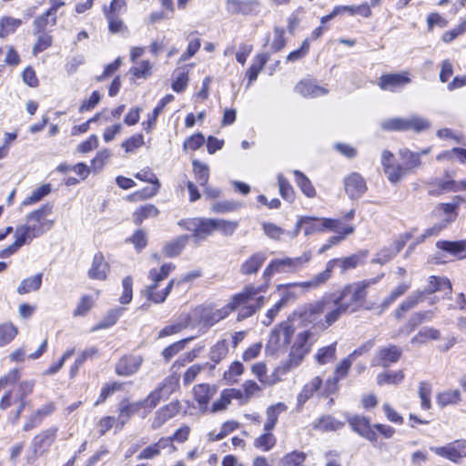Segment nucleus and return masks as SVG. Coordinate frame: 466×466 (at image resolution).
<instances>
[{
  "instance_id": "b1692460",
  "label": "nucleus",
  "mask_w": 466,
  "mask_h": 466,
  "mask_svg": "<svg viewBox=\"0 0 466 466\" xmlns=\"http://www.w3.org/2000/svg\"><path fill=\"white\" fill-rule=\"evenodd\" d=\"M109 272V265L105 260L101 253L94 256L90 268L88 269V277L91 279L105 280Z\"/></svg>"
},
{
  "instance_id": "603ef678",
  "label": "nucleus",
  "mask_w": 466,
  "mask_h": 466,
  "mask_svg": "<svg viewBox=\"0 0 466 466\" xmlns=\"http://www.w3.org/2000/svg\"><path fill=\"white\" fill-rule=\"evenodd\" d=\"M278 184L280 196L289 202L295 199V192L289 180L282 175H278Z\"/></svg>"
},
{
  "instance_id": "20e7f679",
  "label": "nucleus",
  "mask_w": 466,
  "mask_h": 466,
  "mask_svg": "<svg viewBox=\"0 0 466 466\" xmlns=\"http://www.w3.org/2000/svg\"><path fill=\"white\" fill-rule=\"evenodd\" d=\"M444 289L448 290V292L445 293L444 298L449 299L452 290V286L448 278L436 276L429 277L427 285L423 290L414 291L401 302L394 312L395 318L398 319H401L405 312L410 310L419 303L422 302L427 295Z\"/></svg>"
},
{
  "instance_id": "e2e57ef3",
  "label": "nucleus",
  "mask_w": 466,
  "mask_h": 466,
  "mask_svg": "<svg viewBox=\"0 0 466 466\" xmlns=\"http://www.w3.org/2000/svg\"><path fill=\"white\" fill-rule=\"evenodd\" d=\"M352 430L362 436L366 430L370 426V420L364 416H351L348 419Z\"/></svg>"
},
{
  "instance_id": "6e6552de",
  "label": "nucleus",
  "mask_w": 466,
  "mask_h": 466,
  "mask_svg": "<svg viewBox=\"0 0 466 466\" xmlns=\"http://www.w3.org/2000/svg\"><path fill=\"white\" fill-rule=\"evenodd\" d=\"M294 331L290 318L278 324L269 334L266 344V352L270 355L285 353Z\"/></svg>"
},
{
  "instance_id": "79ce46f5",
  "label": "nucleus",
  "mask_w": 466,
  "mask_h": 466,
  "mask_svg": "<svg viewBox=\"0 0 466 466\" xmlns=\"http://www.w3.org/2000/svg\"><path fill=\"white\" fill-rule=\"evenodd\" d=\"M293 174L295 176V182L302 193L308 198H314L316 190L309 177L299 170H294Z\"/></svg>"
},
{
  "instance_id": "37998d69",
  "label": "nucleus",
  "mask_w": 466,
  "mask_h": 466,
  "mask_svg": "<svg viewBox=\"0 0 466 466\" xmlns=\"http://www.w3.org/2000/svg\"><path fill=\"white\" fill-rule=\"evenodd\" d=\"M22 21L11 16H4L0 19V37L5 38L15 32L21 25Z\"/></svg>"
},
{
  "instance_id": "774afa93",
  "label": "nucleus",
  "mask_w": 466,
  "mask_h": 466,
  "mask_svg": "<svg viewBox=\"0 0 466 466\" xmlns=\"http://www.w3.org/2000/svg\"><path fill=\"white\" fill-rule=\"evenodd\" d=\"M175 79L172 83V89L177 93L183 92L187 86L188 82L187 73L184 70H177L174 73Z\"/></svg>"
},
{
  "instance_id": "4d7b16f0",
  "label": "nucleus",
  "mask_w": 466,
  "mask_h": 466,
  "mask_svg": "<svg viewBox=\"0 0 466 466\" xmlns=\"http://www.w3.org/2000/svg\"><path fill=\"white\" fill-rule=\"evenodd\" d=\"M242 207L241 203L234 200H224L215 202L211 206V210L215 213H228L236 211Z\"/></svg>"
},
{
  "instance_id": "49530a36",
  "label": "nucleus",
  "mask_w": 466,
  "mask_h": 466,
  "mask_svg": "<svg viewBox=\"0 0 466 466\" xmlns=\"http://www.w3.org/2000/svg\"><path fill=\"white\" fill-rule=\"evenodd\" d=\"M380 127L387 131H408L407 117H391L381 122Z\"/></svg>"
},
{
  "instance_id": "680f3d73",
  "label": "nucleus",
  "mask_w": 466,
  "mask_h": 466,
  "mask_svg": "<svg viewBox=\"0 0 466 466\" xmlns=\"http://www.w3.org/2000/svg\"><path fill=\"white\" fill-rule=\"evenodd\" d=\"M419 397L420 399L421 409L428 410L431 407V385L428 382H420L419 386Z\"/></svg>"
},
{
  "instance_id": "0e129e2a",
  "label": "nucleus",
  "mask_w": 466,
  "mask_h": 466,
  "mask_svg": "<svg viewBox=\"0 0 466 466\" xmlns=\"http://www.w3.org/2000/svg\"><path fill=\"white\" fill-rule=\"evenodd\" d=\"M105 15L108 22V29L112 34L123 33L127 30V26L117 14L106 13Z\"/></svg>"
},
{
  "instance_id": "f03ea898",
  "label": "nucleus",
  "mask_w": 466,
  "mask_h": 466,
  "mask_svg": "<svg viewBox=\"0 0 466 466\" xmlns=\"http://www.w3.org/2000/svg\"><path fill=\"white\" fill-rule=\"evenodd\" d=\"M179 380L176 375L166 377L147 398L136 402L123 400L119 406L118 425L122 428L136 413L141 412L146 418L162 400H167L178 387Z\"/></svg>"
},
{
  "instance_id": "0eeeda50",
  "label": "nucleus",
  "mask_w": 466,
  "mask_h": 466,
  "mask_svg": "<svg viewBox=\"0 0 466 466\" xmlns=\"http://www.w3.org/2000/svg\"><path fill=\"white\" fill-rule=\"evenodd\" d=\"M376 282L377 279H371L350 284L336 294L344 313L359 310L365 301L368 287Z\"/></svg>"
},
{
  "instance_id": "393cba45",
  "label": "nucleus",
  "mask_w": 466,
  "mask_h": 466,
  "mask_svg": "<svg viewBox=\"0 0 466 466\" xmlns=\"http://www.w3.org/2000/svg\"><path fill=\"white\" fill-rule=\"evenodd\" d=\"M266 259L267 255L264 252L254 253L240 265V274L246 276L256 274L262 267Z\"/></svg>"
},
{
  "instance_id": "09e8293b",
  "label": "nucleus",
  "mask_w": 466,
  "mask_h": 466,
  "mask_svg": "<svg viewBox=\"0 0 466 466\" xmlns=\"http://www.w3.org/2000/svg\"><path fill=\"white\" fill-rule=\"evenodd\" d=\"M289 300V293H285L282 298L266 313V319L262 320L265 326H269L279 312L287 305Z\"/></svg>"
},
{
  "instance_id": "c756f323",
  "label": "nucleus",
  "mask_w": 466,
  "mask_h": 466,
  "mask_svg": "<svg viewBox=\"0 0 466 466\" xmlns=\"http://www.w3.org/2000/svg\"><path fill=\"white\" fill-rule=\"evenodd\" d=\"M192 323V317L189 314H182L177 321L165 326L158 333V338L162 339L167 336L179 333L181 330L189 327Z\"/></svg>"
},
{
  "instance_id": "6e6d98bb",
  "label": "nucleus",
  "mask_w": 466,
  "mask_h": 466,
  "mask_svg": "<svg viewBox=\"0 0 466 466\" xmlns=\"http://www.w3.org/2000/svg\"><path fill=\"white\" fill-rule=\"evenodd\" d=\"M275 444L276 438L270 431H265V433L261 434L254 441V446L263 451H268Z\"/></svg>"
},
{
  "instance_id": "3c124183",
  "label": "nucleus",
  "mask_w": 466,
  "mask_h": 466,
  "mask_svg": "<svg viewBox=\"0 0 466 466\" xmlns=\"http://www.w3.org/2000/svg\"><path fill=\"white\" fill-rule=\"evenodd\" d=\"M228 352V345L226 339L218 340L210 350L209 358L215 363L221 361Z\"/></svg>"
},
{
  "instance_id": "dca6fc26",
  "label": "nucleus",
  "mask_w": 466,
  "mask_h": 466,
  "mask_svg": "<svg viewBox=\"0 0 466 466\" xmlns=\"http://www.w3.org/2000/svg\"><path fill=\"white\" fill-rule=\"evenodd\" d=\"M410 83V78L408 73L400 74H385L382 75L378 81V86L386 91L397 92L408 84Z\"/></svg>"
},
{
  "instance_id": "864d4df0",
  "label": "nucleus",
  "mask_w": 466,
  "mask_h": 466,
  "mask_svg": "<svg viewBox=\"0 0 466 466\" xmlns=\"http://www.w3.org/2000/svg\"><path fill=\"white\" fill-rule=\"evenodd\" d=\"M407 126L408 131L413 130L420 133L429 129L431 127V122L424 117L414 115L407 117Z\"/></svg>"
},
{
  "instance_id": "f704fd0d",
  "label": "nucleus",
  "mask_w": 466,
  "mask_h": 466,
  "mask_svg": "<svg viewBox=\"0 0 466 466\" xmlns=\"http://www.w3.org/2000/svg\"><path fill=\"white\" fill-rule=\"evenodd\" d=\"M170 440L161 438L158 441L145 448L138 455V460H150L160 454L161 450L169 447Z\"/></svg>"
},
{
  "instance_id": "f3484780",
  "label": "nucleus",
  "mask_w": 466,
  "mask_h": 466,
  "mask_svg": "<svg viewBox=\"0 0 466 466\" xmlns=\"http://www.w3.org/2000/svg\"><path fill=\"white\" fill-rule=\"evenodd\" d=\"M180 410L178 401H171L161 408L157 409L152 418L151 429L157 430L161 428L166 422L174 418Z\"/></svg>"
},
{
  "instance_id": "de8ad7c7",
  "label": "nucleus",
  "mask_w": 466,
  "mask_h": 466,
  "mask_svg": "<svg viewBox=\"0 0 466 466\" xmlns=\"http://www.w3.org/2000/svg\"><path fill=\"white\" fill-rule=\"evenodd\" d=\"M307 458L303 451H294L279 460V466H302Z\"/></svg>"
},
{
  "instance_id": "4be33fe9",
  "label": "nucleus",
  "mask_w": 466,
  "mask_h": 466,
  "mask_svg": "<svg viewBox=\"0 0 466 466\" xmlns=\"http://www.w3.org/2000/svg\"><path fill=\"white\" fill-rule=\"evenodd\" d=\"M400 356V348L395 345H390L388 347L381 348L377 351V354L372 360V365L386 368L390 364L397 362Z\"/></svg>"
},
{
  "instance_id": "a19ab883",
  "label": "nucleus",
  "mask_w": 466,
  "mask_h": 466,
  "mask_svg": "<svg viewBox=\"0 0 466 466\" xmlns=\"http://www.w3.org/2000/svg\"><path fill=\"white\" fill-rule=\"evenodd\" d=\"M124 312L123 308L110 309L106 315L96 326L91 329L95 332L99 329H108L113 326Z\"/></svg>"
},
{
  "instance_id": "39448f33",
  "label": "nucleus",
  "mask_w": 466,
  "mask_h": 466,
  "mask_svg": "<svg viewBox=\"0 0 466 466\" xmlns=\"http://www.w3.org/2000/svg\"><path fill=\"white\" fill-rule=\"evenodd\" d=\"M364 256L354 254L343 258L330 259L326 263V268L323 271L316 274L310 279L301 282H294L290 284L291 287H301L303 289H317L323 286L332 276L335 267L339 266L341 273L349 269L357 268L362 263Z\"/></svg>"
},
{
  "instance_id": "a211bd4d",
  "label": "nucleus",
  "mask_w": 466,
  "mask_h": 466,
  "mask_svg": "<svg viewBox=\"0 0 466 466\" xmlns=\"http://www.w3.org/2000/svg\"><path fill=\"white\" fill-rule=\"evenodd\" d=\"M344 189L350 198H360L366 192L367 184L360 173L352 172L344 178Z\"/></svg>"
},
{
  "instance_id": "4468645a",
  "label": "nucleus",
  "mask_w": 466,
  "mask_h": 466,
  "mask_svg": "<svg viewBox=\"0 0 466 466\" xmlns=\"http://www.w3.org/2000/svg\"><path fill=\"white\" fill-rule=\"evenodd\" d=\"M381 165L383 171L391 183H398L406 177V169L400 164H395L394 155L389 150L381 153Z\"/></svg>"
},
{
  "instance_id": "8fccbe9b",
  "label": "nucleus",
  "mask_w": 466,
  "mask_h": 466,
  "mask_svg": "<svg viewBox=\"0 0 466 466\" xmlns=\"http://www.w3.org/2000/svg\"><path fill=\"white\" fill-rule=\"evenodd\" d=\"M461 400V393L458 390H445L436 397V401L441 407L456 404Z\"/></svg>"
},
{
  "instance_id": "a18cd8bd",
  "label": "nucleus",
  "mask_w": 466,
  "mask_h": 466,
  "mask_svg": "<svg viewBox=\"0 0 466 466\" xmlns=\"http://www.w3.org/2000/svg\"><path fill=\"white\" fill-rule=\"evenodd\" d=\"M192 166L196 180L200 186H206L209 178V168L208 165L195 159L192 162Z\"/></svg>"
},
{
  "instance_id": "69168bd1",
  "label": "nucleus",
  "mask_w": 466,
  "mask_h": 466,
  "mask_svg": "<svg viewBox=\"0 0 466 466\" xmlns=\"http://www.w3.org/2000/svg\"><path fill=\"white\" fill-rule=\"evenodd\" d=\"M215 231L218 230L226 236L233 235L238 227V222L222 218H215Z\"/></svg>"
},
{
  "instance_id": "e433bc0d",
  "label": "nucleus",
  "mask_w": 466,
  "mask_h": 466,
  "mask_svg": "<svg viewBox=\"0 0 466 466\" xmlns=\"http://www.w3.org/2000/svg\"><path fill=\"white\" fill-rule=\"evenodd\" d=\"M431 188L430 189V193L432 195H441L446 192H458L459 188V181H455L452 179H440L432 182Z\"/></svg>"
},
{
  "instance_id": "c03bdc74",
  "label": "nucleus",
  "mask_w": 466,
  "mask_h": 466,
  "mask_svg": "<svg viewBox=\"0 0 466 466\" xmlns=\"http://www.w3.org/2000/svg\"><path fill=\"white\" fill-rule=\"evenodd\" d=\"M17 328L11 322L0 324V347L9 344L17 335Z\"/></svg>"
},
{
  "instance_id": "2eb2a0df",
  "label": "nucleus",
  "mask_w": 466,
  "mask_h": 466,
  "mask_svg": "<svg viewBox=\"0 0 466 466\" xmlns=\"http://www.w3.org/2000/svg\"><path fill=\"white\" fill-rule=\"evenodd\" d=\"M226 10L231 15H257L260 10V3L258 0H226Z\"/></svg>"
},
{
  "instance_id": "1a4fd4ad",
  "label": "nucleus",
  "mask_w": 466,
  "mask_h": 466,
  "mask_svg": "<svg viewBox=\"0 0 466 466\" xmlns=\"http://www.w3.org/2000/svg\"><path fill=\"white\" fill-rule=\"evenodd\" d=\"M311 259V252L306 251L297 258H284L271 260L263 271L266 281L279 272L293 273L301 269Z\"/></svg>"
},
{
  "instance_id": "5701e85b",
  "label": "nucleus",
  "mask_w": 466,
  "mask_h": 466,
  "mask_svg": "<svg viewBox=\"0 0 466 466\" xmlns=\"http://www.w3.org/2000/svg\"><path fill=\"white\" fill-rule=\"evenodd\" d=\"M217 392L215 386L209 384H198L193 389L194 398L199 405V409L202 411H206L209 400L214 397Z\"/></svg>"
},
{
  "instance_id": "c85d7f7f",
  "label": "nucleus",
  "mask_w": 466,
  "mask_h": 466,
  "mask_svg": "<svg viewBox=\"0 0 466 466\" xmlns=\"http://www.w3.org/2000/svg\"><path fill=\"white\" fill-rule=\"evenodd\" d=\"M189 238V235H181L166 243L162 249L163 255L167 258H174L178 256L187 246Z\"/></svg>"
},
{
  "instance_id": "72a5a7b5",
  "label": "nucleus",
  "mask_w": 466,
  "mask_h": 466,
  "mask_svg": "<svg viewBox=\"0 0 466 466\" xmlns=\"http://www.w3.org/2000/svg\"><path fill=\"white\" fill-rule=\"evenodd\" d=\"M399 156L405 164L403 167L406 169V175L421 166L420 153L413 152L408 148H401L399 150Z\"/></svg>"
},
{
  "instance_id": "ddd939ff",
  "label": "nucleus",
  "mask_w": 466,
  "mask_h": 466,
  "mask_svg": "<svg viewBox=\"0 0 466 466\" xmlns=\"http://www.w3.org/2000/svg\"><path fill=\"white\" fill-rule=\"evenodd\" d=\"M431 450L436 455L458 463L466 458V440H456L444 446L432 447Z\"/></svg>"
},
{
  "instance_id": "ea45409f",
  "label": "nucleus",
  "mask_w": 466,
  "mask_h": 466,
  "mask_svg": "<svg viewBox=\"0 0 466 466\" xmlns=\"http://www.w3.org/2000/svg\"><path fill=\"white\" fill-rule=\"evenodd\" d=\"M159 211L157 208L153 204H146L140 206L133 213V220L136 225H140L142 222L149 218H155L158 215Z\"/></svg>"
},
{
  "instance_id": "bf43d9fd",
  "label": "nucleus",
  "mask_w": 466,
  "mask_h": 466,
  "mask_svg": "<svg viewBox=\"0 0 466 466\" xmlns=\"http://www.w3.org/2000/svg\"><path fill=\"white\" fill-rule=\"evenodd\" d=\"M404 379L402 370L395 372H382L377 376V383L379 385L384 384H399Z\"/></svg>"
},
{
  "instance_id": "13d9d810",
  "label": "nucleus",
  "mask_w": 466,
  "mask_h": 466,
  "mask_svg": "<svg viewBox=\"0 0 466 466\" xmlns=\"http://www.w3.org/2000/svg\"><path fill=\"white\" fill-rule=\"evenodd\" d=\"M305 235L309 236L316 232H322V219L310 217L301 218Z\"/></svg>"
},
{
  "instance_id": "412c9836",
  "label": "nucleus",
  "mask_w": 466,
  "mask_h": 466,
  "mask_svg": "<svg viewBox=\"0 0 466 466\" xmlns=\"http://www.w3.org/2000/svg\"><path fill=\"white\" fill-rule=\"evenodd\" d=\"M135 177L141 181L148 182L153 185L151 187H146L142 191L137 192L135 196H139L140 198H150L158 193L160 182L149 168L141 169Z\"/></svg>"
},
{
  "instance_id": "c9c22d12",
  "label": "nucleus",
  "mask_w": 466,
  "mask_h": 466,
  "mask_svg": "<svg viewBox=\"0 0 466 466\" xmlns=\"http://www.w3.org/2000/svg\"><path fill=\"white\" fill-rule=\"evenodd\" d=\"M441 339V331L433 327H423L411 339L413 344H425L431 340H439Z\"/></svg>"
},
{
  "instance_id": "7ed1b4c3",
  "label": "nucleus",
  "mask_w": 466,
  "mask_h": 466,
  "mask_svg": "<svg viewBox=\"0 0 466 466\" xmlns=\"http://www.w3.org/2000/svg\"><path fill=\"white\" fill-rule=\"evenodd\" d=\"M52 208L51 205L46 204L29 213L26 216V223L16 228L15 235L25 244L42 236L53 226V221L47 219V217L52 213Z\"/></svg>"
},
{
  "instance_id": "bb28decb",
  "label": "nucleus",
  "mask_w": 466,
  "mask_h": 466,
  "mask_svg": "<svg viewBox=\"0 0 466 466\" xmlns=\"http://www.w3.org/2000/svg\"><path fill=\"white\" fill-rule=\"evenodd\" d=\"M295 90L305 97H318L328 94V89L316 85L311 80H302L297 84Z\"/></svg>"
},
{
  "instance_id": "052dcab7",
  "label": "nucleus",
  "mask_w": 466,
  "mask_h": 466,
  "mask_svg": "<svg viewBox=\"0 0 466 466\" xmlns=\"http://www.w3.org/2000/svg\"><path fill=\"white\" fill-rule=\"evenodd\" d=\"M193 338H187L181 340H178L167 348H165L162 351V356L166 361H169L175 355H177L179 351L184 350L187 343L192 340Z\"/></svg>"
},
{
  "instance_id": "338daca9",
  "label": "nucleus",
  "mask_w": 466,
  "mask_h": 466,
  "mask_svg": "<svg viewBox=\"0 0 466 466\" xmlns=\"http://www.w3.org/2000/svg\"><path fill=\"white\" fill-rule=\"evenodd\" d=\"M436 136L441 139H452L459 144L466 146V137L451 128H441L436 132Z\"/></svg>"
},
{
  "instance_id": "cd10ccee",
  "label": "nucleus",
  "mask_w": 466,
  "mask_h": 466,
  "mask_svg": "<svg viewBox=\"0 0 466 466\" xmlns=\"http://www.w3.org/2000/svg\"><path fill=\"white\" fill-rule=\"evenodd\" d=\"M352 365V360L350 358L343 359L335 369V376L332 380L327 381L326 392L328 394L333 393L337 390V383L339 380L345 378L348 374L350 368Z\"/></svg>"
},
{
  "instance_id": "5fc2aeb1",
  "label": "nucleus",
  "mask_w": 466,
  "mask_h": 466,
  "mask_svg": "<svg viewBox=\"0 0 466 466\" xmlns=\"http://www.w3.org/2000/svg\"><path fill=\"white\" fill-rule=\"evenodd\" d=\"M336 355V343H332L327 347L319 349L315 358L319 364H326L335 360Z\"/></svg>"
},
{
  "instance_id": "423d86ee",
  "label": "nucleus",
  "mask_w": 466,
  "mask_h": 466,
  "mask_svg": "<svg viewBox=\"0 0 466 466\" xmlns=\"http://www.w3.org/2000/svg\"><path fill=\"white\" fill-rule=\"evenodd\" d=\"M175 268L176 266L173 263H165L160 268H154L148 271L147 278L151 284L147 285L143 290L144 295L148 300L156 304L163 303L166 300L173 289L175 279H171L163 290L157 291V289L159 282L166 279Z\"/></svg>"
},
{
  "instance_id": "473e14b6",
  "label": "nucleus",
  "mask_w": 466,
  "mask_h": 466,
  "mask_svg": "<svg viewBox=\"0 0 466 466\" xmlns=\"http://www.w3.org/2000/svg\"><path fill=\"white\" fill-rule=\"evenodd\" d=\"M174 96L171 94L166 95L157 104V106L154 108L152 114L148 116V119L146 122H143L144 129L148 133L150 132L157 123V119L159 114L162 112L164 107L170 102L174 100Z\"/></svg>"
},
{
  "instance_id": "9b49d317",
  "label": "nucleus",
  "mask_w": 466,
  "mask_h": 466,
  "mask_svg": "<svg viewBox=\"0 0 466 466\" xmlns=\"http://www.w3.org/2000/svg\"><path fill=\"white\" fill-rule=\"evenodd\" d=\"M179 225L186 230L192 232L196 243L205 240L215 231V218H194L182 220Z\"/></svg>"
},
{
  "instance_id": "58836bf2",
  "label": "nucleus",
  "mask_w": 466,
  "mask_h": 466,
  "mask_svg": "<svg viewBox=\"0 0 466 466\" xmlns=\"http://www.w3.org/2000/svg\"><path fill=\"white\" fill-rule=\"evenodd\" d=\"M42 273H37L35 276L23 279L17 287V293L24 295L38 290L42 285Z\"/></svg>"
},
{
  "instance_id": "a878e982",
  "label": "nucleus",
  "mask_w": 466,
  "mask_h": 466,
  "mask_svg": "<svg viewBox=\"0 0 466 466\" xmlns=\"http://www.w3.org/2000/svg\"><path fill=\"white\" fill-rule=\"evenodd\" d=\"M55 409V404L53 402L43 405L31 414L28 420L25 423L23 430L25 431H28L37 427L45 417H47L54 412Z\"/></svg>"
},
{
  "instance_id": "6ab92c4d",
  "label": "nucleus",
  "mask_w": 466,
  "mask_h": 466,
  "mask_svg": "<svg viewBox=\"0 0 466 466\" xmlns=\"http://www.w3.org/2000/svg\"><path fill=\"white\" fill-rule=\"evenodd\" d=\"M436 248L439 249L436 253L437 259L442 256L441 252L460 259L466 258V240H439L436 242Z\"/></svg>"
},
{
  "instance_id": "2f4dec72",
  "label": "nucleus",
  "mask_w": 466,
  "mask_h": 466,
  "mask_svg": "<svg viewBox=\"0 0 466 466\" xmlns=\"http://www.w3.org/2000/svg\"><path fill=\"white\" fill-rule=\"evenodd\" d=\"M286 410L287 406L282 402L269 406L266 410L267 420L264 424V431H270L273 430L278 422L279 414L286 411Z\"/></svg>"
},
{
  "instance_id": "f8f14e48",
  "label": "nucleus",
  "mask_w": 466,
  "mask_h": 466,
  "mask_svg": "<svg viewBox=\"0 0 466 466\" xmlns=\"http://www.w3.org/2000/svg\"><path fill=\"white\" fill-rule=\"evenodd\" d=\"M57 428L51 427L35 435L31 442L32 456L29 460H35L46 453L56 438Z\"/></svg>"
},
{
  "instance_id": "f257e3e1",
  "label": "nucleus",
  "mask_w": 466,
  "mask_h": 466,
  "mask_svg": "<svg viewBox=\"0 0 466 466\" xmlns=\"http://www.w3.org/2000/svg\"><path fill=\"white\" fill-rule=\"evenodd\" d=\"M267 289L268 285H246L240 292L234 294L229 302L221 309L213 311L196 309L194 316L204 327L210 328L226 319L231 312L238 310L237 320L242 321L255 315L265 305L267 298L262 293H265Z\"/></svg>"
},
{
  "instance_id": "7c9ffc66",
  "label": "nucleus",
  "mask_w": 466,
  "mask_h": 466,
  "mask_svg": "<svg viewBox=\"0 0 466 466\" xmlns=\"http://www.w3.org/2000/svg\"><path fill=\"white\" fill-rule=\"evenodd\" d=\"M315 302L306 305L305 307L299 309L295 311L291 317V321L298 318L300 320V323L303 325H308L310 323H316L318 321L319 317L320 316L319 310H315Z\"/></svg>"
},
{
  "instance_id": "9d476101",
  "label": "nucleus",
  "mask_w": 466,
  "mask_h": 466,
  "mask_svg": "<svg viewBox=\"0 0 466 466\" xmlns=\"http://www.w3.org/2000/svg\"><path fill=\"white\" fill-rule=\"evenodd\" d=\"M315 310H319V315L324 314V320L318 322L321 329H328L339 319L345 314L336 294H329L315 301Z\"/></svg>"
},
{
  "instance_id": "4c0bfd02",
  "label": "nucleus",
  "mask_w": 466,
  "mask_h": 466,
  "mask_svg": "<svg viewBox=\"0 0 466 466\" xmlns=\"http://www.w3.org/2000/svg\"><path fill=\"white\" fill-rule=\"evenodd\" d=\"M321 383V379L319 377H315L305 384L302 390L298 395V405L302 406L309 398H311L314 392L320 388Z\"/></svg>"
},
{
  "instance_id": "aec40b11",
  "label": "nucleus",
  "mask_w": 466,
  "mask_h": 466,
  "mask_svg": "<svg viewBox=\"0 0 466 466\" xmlns=\"http://www.w3.org/2000/svg\"><path fill=\"white\" fill-rule=\"evenodd\" d=\"M143 363L139 355H125L116 364L115 372L118 376L128 377L138 371Z\"/></svg>"
}]
</instances>
